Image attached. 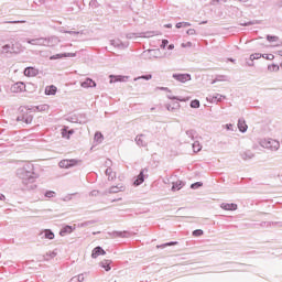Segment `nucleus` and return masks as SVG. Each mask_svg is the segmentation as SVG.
Masks as SVG:
<instances>
[{
	"label": "nucleus",
	"mask_w": 282,
	"mask_h": 282,
	"mask_svg": "<svg viewBox=\"0 0 282 282\" xmlns=\"http://www.w3.org/2000/svg\"><path fill=\"white\" fill-rule=\"evenodd\" d=\"M161 90L162 91H169V88L167 87H161Z\"/></svg>",
	"instance_id": "nucleus-48"
},
{
	"label": "nucleus",
	"mask_w": 282,
	"mask_h": 282,
	"mask_svg": "<svg viewBox=\"0 0 282 282\" xmlns=\"http://www.w3.org/2000/svg\"><path fill=\"white\" fill-rule=\"evenodd\" d=\"M224 96L219 95V94H216V95H213V96H208L207 97V102H210L212 105H218L219 102H221V100H224Z\"/></svg>",
	"instance_id": "nucleus-9"
},
{
	"label": "nucleus",
	"mask_w": 282,
	"mask_h": 282,
	"mask_svg": "<svg viewBox=\"0 0 282 282\" xmlns=\"http://www.w3.org/2000/svg\"><path fill=\"white\" fill-rule=\"evenodd\" d=\"M278 55L282 57V50L278 51Z\"/></svg>",
	"instance_id": "nucleus-53"
},
{
	"label": "nucleus",
	"mask_w": 282,
	"mask_h": 282,
	"mask_svg": "<svg viewBox=\"0 0 282 282\" xmlns=\"http://www.w3.org/2000/svg\"><path fill=\"white\" fill-rule=\"evenodd\" d=\"M193 44L191 42H187L186 44H182V47H191Z\"/></svg>",
	"instance_id": "nucleus-43"
},
{
	"label": "nucleus",
	"mask_w": 282,
	"mask_h": 282,
	"mask_svg": "<svg viewBox=\"0 0 282 282\" xmlns=\"http://www.w3.org/2000/svg\"><path fill=\"white\" fill-rule=\"evenodd\" d=\"M55 41H56L55 36L26 39V43H29V45H39V46H42V47H52V45H54Z\"/></svg>",
	"instance_id": "nucleus-1"
},
{
	"label": "nucleus",
	"mask_w": 282,
	"mask_h": 282,
	"mask_svg": "<svg viewBox=\"0 0 282 282\" xmlns=\"http://www.w3.org/2000/svg\"><path fill=\"white\" fill-rule=\"evenodd\" d=\"M102 254H107V252H105L104 249H101L100 247H96L93 250L91 257H93V259H98V257H100Z\"/></svg>",
	"instance_id": "nucleus-15"
},
{
	"label": "nucleus",
	"mask_w": 282,
	"mask_h": 282,
	"mask_svg": "<svg viewBox=\"0 0 282 282\" xmlns=\"http://www.w3.org/2000/svg\"><path fill=\"white\" fill-rule=\"evenodd\" d=\"M74 229L75 228H73L72 226H65L64 228H63V230L61 231V235H62V237H63V235H72V232H74Z\"/></svg>",
	"instance_id": "nucleus-19"
},
{
	"label": "nucleus",
	"mask_w": 282,
	"mask_h": 282,
	"mask_svg": "<svg viewBox=\"0 0 282 282\" xmlns=\"http://www.w3.org/2000/svg\"><path fill=\"white\" fill-rule=\"evenodd\" d=\"M45 238L46 239H54V232H52V230L46 229L45 230Z\"/></svg>",
	"instance_id": "nucleus-30"
},
{
	"label": "nucleus",
	"mask_w": 282,
	"mask_h": 282,
	"mask_svg": "<svg viewBox=\"0 0 282 282\" xmlns=\"http://www.w3.org/2000/svg\"><path fill=\"white\" fill-rule=\"evenodd\" d=\"M80 87H83L84 89H89V87H96V82H94V79L91 78H86V80L80 84Z\"/></svg>",
	"instance_id": "nucleus-13"
},
{
	"label": "nucleus",
	"mask_w": 282,
	"mask_h": 282,
	"mask_svg": "<svg viewBox=\"0 0 282 282\" xmlns=\"http://www.w3.org/2000/svg\"><path fill=\"white\" fill-rule=\"evenodd\" d=\"M14 47L10 44H6V42L0 41V56H6L8 54H12Z\"/></svg>",
	"instance_id": "nucleus-4"
},
{
	"label": "nucleus",
	"mask_w": 282,
	"mask_h": 282,
	"mask_svg": "<svg viewBox=\"0 0 282 282\" xmlns=\"http://www.w3.org/2000/svg\"><path fill=\"white\" fill-rule=\"evenodd\" d=\"M151 78H153V75H143V76L135 77L133 80L135 83L138 80H151Z\"/></svg>",
	"instance_id": "nucleus-23"
},
{
	"label": "nucleus",
	"mask_w": 282,
	"mask_h": 282,
	"mask_svg": "<svg viewBox=\"0 0 282 282\" xmlns=\"http://www.w3.org/2000/svg\"><path fill=\"white\" fill-rule=\"evenodd\" d=\"M184 186V183L182 181H176L173 183L172 191H181V188Z\"/></svg>",
	"instance_id": "nucleus-22"
},
{
	"label": "nucleus",
	"mask_w": 282,
	"mask_h": 282,
	"mask_svg": "<svg viewBox=\"0 0 282 282\" xmlns=\"http://www.w3.org/2000/svg\"><path fill=\"white\" fill-rule=\"evenodd\" d=\"M143 56L149 61H152V58H160V50H148L143 52Z\"/></svg>",
	"instance_id": "nucleus-7"
},
{
	"label": "nucleus",
	"mask_w": 282,
	"mask_h": 282,
	"mask_svg": "<svg viewBox=\"0 0 282 282\" xmlns=\"http://www.w3.org/2000/svg\"><path fill=\"white\" fill-rule=\"evenodd\" d=\"M77 164H80L79 160L76 159H64L58 163V166L61 169H72V166H77Z\"/></svg>",
	"instance_id": "nucleus-3"
},
{
	"label": "nucleus",
	"mask_w": 282,
	"mask_h": 282,
	"mask_svg": "<svg viewBox=\"0 0 282 282\" xmlns=\"http://www.w3.org/2000/svg\"><path fill=\"white\" fill-rule=\"evenodd\" d=\"M182 25H183L182 22L176 23V28H177V29L182 28Z\"/></svg>",
	"instance_id": "nucleus-47"
},
{
	"label": "nucleus",
	"mask_w": 282,
	"mask_h": 282,
	"mask_svg": "<svg viewBox=\"0 0 282 282\" xmlns=\"http://www.w3.org/2000/svg\"><path fill=\"white\" fill-rule=\"evenodd\" d=\"M167 50H175V45L170 44V45L167 46Z\"/></svg>",
	"instance_id": "nucleus-46"
},
{
	"label": "nucleus",
	"mask_w": 282,
	"mask_h": 282,
	"mask_svg": "<svg viewBox=\"0 0 282 282\" xmlns=\"http://www.w3.org/2000/svg\"><path fill=\"white\" fill-rule=\"evenodd\" d=\"M70 282H76V279H72Z\"/></svg>",
	"instance_id": "nucleus-55"
},
{
	"label": "nucleus",
	"mask_w": 282,
	"mask_h": 282,
	"mask_svg": "<svg viewBox=\"0 0 282 282\" xmlns=\"http://www.w3.org/2000/svg\"><path fill=\"white\" fill-rule=\"evenodd\" d=\"M110 45H112L113 47H119L120 50H124V47H129V44L120 40H111Z\"/></svg>",
	"instance_id": "nucleus-11"
},
{
	"label": "nucleus",
	"mask_w": 282,
	"mask_h": 282,
	"mask_svg": "<svg viewBox=\"0 0 282 282\" xmlns=\"http://www.w3.org/2000/svg\"><path fill=\"white\" fill-rule=\"evenodd\" d=\"M63 34H72L73 36H78V34H83V31H65L61 30Z\"/></svg>",
	"instance_id": "nucleus-24"
},
{
	"label": "nucleus",
	"mask_w": 282,
	"mask_h": 282,
	"mask_svg": "<svg viewBox=\"0 0 282 282\" xmlns=\"http://www.w3.org/2000/svg\"><path fill=\"white\" fill-rule=\"evenodd\" d=\"M0 199H6V196H4V195H1V196H0Z\"/></svg>",
	"instance_id": "nucleus-54"
},
{
	"label": "nucleus",
	"mask_w": 282,
	"mask_h": 282,
	"mask_svg": "<svg viewBox=\"0 0 282 282\" xmlns=\"http://www.w3.org/2000/svg\"><path fill=\"white\" fill-rule=\"evenodd\" d=\"M189 107H199V100H192Z\"/></svg>",
	"instance_id": "nucleus-36"
},
{
	"label": "nucleus",
	"mask_w": 282,
	"mask_h": 282,
	"mask_svg": "<svg viewBox=\"0 0 282 282\" xmlns=\"http://www.w3.org/2000/svg\"><path fill=\"white\" fill-rule=\"evenodd\" d=\"M238 129H239V131H241V133H246V131H248V124H246V121L239 120Z\"/></svg>",
	"instance_id": "nucleus-18"
},
{
	"label": "nucleus",
	"mask_w": 282,
	"mask_h": 282,
	"mask_svg": "<svg viewBox=\"0 0 282 282\" xmlns=\"http://www.w3.org/2000/svg\"><path fill=\"white\" fill-rule=\"evenodd\" d=\"M101 265H102L104 270H106V272H109V270H111V267H109V263H107V262H102Z\"/></svg>",
	"instance_id": "nucleus-35"
},
{
	"label": "nucleus",
	"mask_w": 282,
	"mask_h": 282,
	"mask_svg": "<svg viewBox=\"0 0 282 282\" xmlns=\"http://www.w3.org/2000/svg\"><path fill=\"white\" fill-rule=\"evenodd\" d=\"M204 235V230L202 229H196L193 231V237H202Z\"/></svg>",
	"instance_id": "nucleus-31"
},
{
	"label": "nucleus",
	"mask_w": 282,
	"mask_h": 282,
	"mask_svg": "<svg viewBox=\"0 0 282 282\" xmlns=\"http://www.w3.org/2000/svg\"><path fill=\"white\" fill-rule=\"evenodd\" d=\"M263 56L261 53H254L250 55V61H259Z\"/></svg>",
	"instance_id": "nucleus-27"
},
{
	"label": "nucleus",
	"mask_w": 282,
	"mask_h": 282,
	"mask_svg": "<svg viewBox=\"0 0 282 282\" xmlns=\"http://www.w3.org/2000/svg\"><path fill=\"white\" fill-rule=\"evenodd\" d=\"M267 40L269 41V43H276V41H279V36H276V35H268Z\"/></svg>",
	"instance_id": "nucleus-26"
},
{
	"label": "nucleus",
	"mask_w": 282,
	"mask_h": 282,
	"mask_svg": "<svg viewBox=\"0 0 282 282\" xmlns=\"http://www.w3.org/2000/svg\"><path fill=\"white\" fill-rule=\"evenodd\" d=\"M56 90H57V88L54 85L46 86L45 94H46V96H54L56 94Z\"/></svg>",
	"instance_id": "nucleus-17"
},
{
	"label": "nucleus",
	"mask_w": 282,
	"mask_h": 282,
	"mask_svg": "<svg viewBox=\"0 0 282 282\" xmlns=\"http://www.w3.org/2000/svg\"><path fill=\"white\" fill-rule=\"evenodd\" d=\"M110 83H127L129 80V76L122 75H110Z\"/></svg>",
	"instance_id": "nucleus-8"
},
{
	"label": "nucleus",
	"mask_w": 282,
	"mask_h": 282,
	"mask_svg": "<svg viewBox=\"0 0 282 282\" xmlns=\"http://www.w3.org/2000/svg\"><path fill=\"white\" fill-rule=\"evenodd\" d=\"M30 180H32V182H34V177H31Z\"/></svg>",
	"instance_id": "nucleus-57"
},
{
	"label": "nucleus",
	"mask_w": 282,
	"mask_h": 282,
	"mask_svg": "<svg viewBox=\"0 0 282 282\" xmlns=\"http://www.w3.org/2000/svg\"><path fill=\"white\" fill-rule=\"evenodd\" d=\"M45 197H54V192H46Z\"/></svg>",
	"instance_id": "nucleus-42"
},
{
	"label": "nucleus",
	"mask_w": 282,
	"mask_h": 282,
	"mask_svg": "<svg viewBox=\"0 0 282 282\" xmlns=\"http://www.w3.org/2000/svg\"><path fill=\"white\" fill-rule=\"evenodd\" d=\"M58 58H63V54L52 55V56L50 57V61H57Z\"/></svg>",
	"instance_id": "nucleus-34"
},
{
	"label": "nucleus",
	"mask_w": 282,
	"mask_h": 282,
	"mask_svg": "<svg viewBox=\"0 0 282 282\" xmlns=\"http://www.w3.org/2000/svg\"><path fill=\"white\" fill-rule=\"evenodd\" d=\"M240 3H248L249 0H239Z\"/></svg>",
	"instance_id": "nucleus-50"
},
{
	"label": "nucleus",
	"mask_w": 282,
	"mask_h": 282,
	"mask_svg": "<svg viewBox=\"0 0 282 282\" xmlns=\"http://www.w3.org/2000/svg\"><path fill=\"white\" fill-rule=\"evenodd\" d=\"M93 235H98V232H97V231H95V232H93Z\"/></svg>",
	"instance_id": "nucleus-56"
},
{
	"label": "nucleus",
	"mask_w": 282,
	"mask_h": 282,
	"mask_svg": "<svg viewBox=\"0 0 282 282\" xmlns=\"http://www.w3.org/2000/svg\"><path fill=\"white\" fill-rule=\"evenodd\" d=\"M11 94H23L25 91V84L23 82H17L10 87Z\"/></svg>",
	"instance_id": "nucleus-5"
},
{
	"label": "nucleus",
	"mask_w": 282,
	"mask_h": 282,
	"mask_svg": "<svg viewBox=\"0 0 282 282\" xmlns=\"http://www.w3.org/2000/svg\"><path fill=\"white\" fill-rule=\"evenodd\" d=\"M264 147L267 149H271V151H278L280 144H279V141L271 139L268 142H264Z\"/></svg>",
	"instance_id": "nucleus-10"
},
{
	"label": "nucleus",
	"mask_w": 282,
	"mask_h": 282,
	"mask_svg": "<svg viewBox=\"0 0 282 282\" xmlns=\"http://www.w3.org/2000/svg\"><path fill=\"white\" fill-rule=\"evenodd\" d=\"M220 208H223V210H237V204H235V203H223L220 205Z\"/></svg>",
	"instance_id": "nucleus-14"
},
{
	"label": "nucleus",
	"mask_w": 282,
	"mask_h": 282,
	"mask_svg": "<svg viewBox=\"0 0 282 282\" xmlns=\"http://www.w3.org/2000/svg\"><path fill=\"white\" fill-rule=\"evenodd\" d=\"M106 175H108L109 180H113L116 177V173H113L111 169L106 170Z\"/></svg>",
	"instance_id": "nucleus-29"
},
{
	"label": "nucleus",
	"mask_w": 282,
	"mask_h": 282,
	"mask_svg": "<svg viewBox=\"0 0 282 282\" xmlns=\"http://www.w3.org/2000/svg\"><path fill=\"white\" fill-rule=\"evenodd\" d=\"M69 135H74V130H69L68 127H64L62 129V138H66V140H69Z\"/></svg>",
	"instance_id": "nucleus-16"
},
{
	"label": "nucleus",
	"mask_w": 282,
	"mask_h": 282,
	"mask_svg": "<svg viewBox=\"0 0 282 282\" xmlns=\"http://www.w3.org/2000/svg\"><path fill=\"white\" fill-rule=\"evenodd\" d=\"M262 58H265L267 61H274V56L272 54H263Z\"/></svg>",
	"instance_id": "nucleus-33"
},
{
	"label": "nucleus",
	"mask_w": 282,
	"mask_h": 282,
	"mask_svg": "<svg viewBox=\"0 0 282 282\" xmlns=\"http://www.w3.org/2000/svg\"><path fill=\"white\" fill-rule=\"evenodd\" d=\"M76 57V53H63V58H74Z\"/></svg>",
	"instance_id": "nucleus-32"
},
{
	"label": "nucleus",
	"mask_w": 282,
	"mask_h": 282,
	"mask_svg": "<svg viewBox=\"0 0 282 282\" xmlns=\"http://www.w3.org/2000/svg\"><path fill=\"white\" fill-rule=\"evenodd\" d=\"M166 45H169V40H163L161 44L162 50H164Z\"/></svg>",
	"instance_id": "nucleus-39"
},
{
	"label": "nucleus",
	"mask_w": 282,
	"mask_h": 282,
	"mask_svg": "<svg viewBox=\"0 0 282 282\" xmlns=\"http://www.w3.org/2000/svg\"><path fill=\"white\" fill-rule=\"evenodd\" d=\"M193 149H194V151H202V148H199V143H197V142H195L194 144H193Z\"/></svg>",
	"instance_id": "nucleus-38"
},
{
	"label": "nucleus",
	"mask_w": 282,
	"mask_h": 282,
	"mask_svg": "<svg viewBox=\"0 0 282 282\" xmlns=\"http://www.w3.org/2000/svg\"><path fill=\"white\" fill-rule=\"evenodd\" d=\"M95 142H97V144H100L101 142H102V140H104V137H102V133H100V132H97L96 134H95Z\"/></svg>",
	"instance_id": "nucleus-25"
},
{
	"label": "nucleus",
	"mask_w": 282,
	"mask_h": 282,
	"mask_svg": "<svg viewBox=\"0 0 282 282\" xmlns=\"http://www.w3.org/2000/svg\"><path fill=\"white\" fill-rule=\"evenodd\" d=\"M144 182V172H141L138 175V178L134 181V186H140Z\"/></svg>",
	"instance_id": "nucleus-21"
},
{
	"label": "nucleus",
	"mask_w": 282,
	"mask_h": 282,
	"mask_svg": "<svg viewBox=\"0 0 282 282\" xmlns=\"http://www.w3.org/2000/svg\"><path fill=\"white\" fill-rule=\"evenodd\" d=\"M167 98H170V100H184L171 95H169Z\"/></svg>",
	"instance_id": "nucleus-41"
},
{
	"label": "nucleus",
	"mask_w": 282,
	"mask_h": 282,
	"mask_svg": "<svg viewBox=\"0 0 282 282\" xmlns=\"http://www.w3.org/2000/svg\"><path fill=\"white\" fill-rule=\"evenodd\" d=\"M166 246H175V242H170V243L163 245V246H161V248H166Z\"/></svg>",
	"instance_id": "nucleus-45"
},
{
	"label": "nucleus",
	"mask_w": 282,
	"mask_h": 282,
	"mask_svg": "<svg viewBox=\"0 0 282 282\" xmlns=\"http://www.w3.org/2000/svg\"><path fill=\"white\" fill-rule=\"evenodd\" d=\"M183 28H191V23L189 22H183Z\"/></svg>",
	"instance_id": "nucleus-44"
},
{
	"label": "nucleus",
	"mask_w": 282,
	"mask_h": 282,
	"mask_svg": "<svg viewBox=\"0 0 282 282\" xmlns=\"http://www.w3.org/2000/svg\"><path fill=\"white\" fill-rule=\"evenodd\" d=\"M164 28H173V24H165Z\"/></svg>",
	"instance_id": "nucleus-49"
},
{
	"label": "nucleus",
	"mask_w": 282,
	"mask_h": 282,
	"mask_svg": "<svg viewBox=\"0 0 282 282\" xmlns=\"http://www.w3.org/2000/svg\"><path fill=\"white\" fill-rule=\"evenodd\" d=\"M151 36H160V32L149 31L142 35L143 39H151Z\"/></svg>",
	"instance_id": "nucleus-20"
},
{
	"label": "nucleus",
	"mask_w": 282,
	"mask_h": 282,
	"mask_svg": "<svg viewBox=\"0 0 282 282\" xmlns=\"http://www.w3.org/2000/svg\"><path fill=\"white\" fill-rule=\"evenodd\" d=\"M0 94H1V88H0Z\"/></svg>",
	"instance_id": "nucleus-59"
},
{
	"label": "nucleus",
	"mask_w": 282,
	"mask_h": 282,
	"mask_svg": "<svg viewBox=\"0 0 282 282\" xmlns=\"http://www.w3.org/2000/svg\"><path fill=\"white\" fill-rule=\"evenodd\" d=\"M241 25H252V22H247V23L241 24Z\"/></svg>",
	"instance_id": "nucleus-52"
},
{
	"label": "nucleus",
	"mask_w": 282,
	"mask_h": 282,
	"mask_svg": "<svg viewBox=\"0 0 282 282\" xmlns=\"http://www.w3.org/2000/svg\"><path fill=\"white\" fill-rule=\"evenodd\" d=\"M269 72H279L280 66L276 64H272L268 66Z\"/></svg>",
	"instance_id": "nucleus-28"
},
{
	"label": "nucleus",
	"mask_w": 282,
	"mask_h": 282,
	"mask_svg": "<svg viewBox=\"0 0 282 282\" xmlns=\"http://www.w3.org/2000/svg\"><path fill=\"white\" fill-rule=\"evenodd\" d=\"M172 78H174V80H177V83H188V80L192 79L191 74H180V73H174L172 75Z\"/></svg>",
	"instance_id": "nucleus-6"
},
{
	"label": "nucleus",
	"mask_w": 282,
	"mask_h": 282,
	"mask_svg": "<svg viewBox=\"0 0 282 282\" xmlns=\"http://www.w3.org/2000/svg\"><path fill=\"white\" fill-rule=\"evenodd\" d=\"M199 186H202L200 182L192 184V188H199Z\"/></svg>",
	"instance_id": "nucleus-40"
},
{
	"label": "nucleus",
	"mask_w": 282,
	"mask_h": 282,
	"mask_svg": "<svg viewBox=\"0 0 282 282\" xmlns=\"http://www.w3.org/2000/svg\"><path fill=\"white\" fill-rule=\"evenodd\" d=\"M39 74V69L34 67H26L24 69V76H28L29 78H32Z\"/></svg>",
	"instance_id": "nucleus-12"
},
{
	"label": "nucleus",
	"mask_w": 282,
	"mask_h": 282,
	"mask_svg": "<svg viewBox=\"0 0 282 282\" xmlns=\"http://www.w3.org/2000/svg\"><path fill=\"white\" fill-rule=\"evenodd\" d=\"M24 184H28V181H24Z\"/></svg>",
	"instance_id": "nucleus-58"
},
{
	"label": "nucleus",
	"mask_w": 282,
	"mask_h": 282,
	"mask_svg": "<svg viewBox=\"0 0 282 282\" xmlns=\"http://www.w3.org/2000/svg\"><path fill=\"white\" fill-rule=\"evenodd\" d=\"M18 122H25V124H30L33 120L32 117V108H20L17 117Z\"/></svg>",
	"instance_id": "nucleus-2"
},
{
	"label": "nucleus",
	"mask_w": 282,
	"mask_h": 282,
	"mask_svg": "<svg viewBox=\"0 0 282 282\" xmlns=\"http://www.w3.org/2000/svg\"><path fill=\"white\" fill-rule=\"evenodd\" d=\"M187 34H188V36H195V34H197V32L195 31V29H189V30H187Z\"/></svg>",
	"instance_id": "nucleus-37"
},
{
	"label": "nucleus",
	"mask_w": 282,
	"mask_h": 282,
	"mask_svg": "<svg viewBox=\"0 0 282 282\" xmlns=\"http://www.w3.org/2000/svg\"><path fill=\"white\" fill-rule=\"evenodd\" d=\"M216 1V3H220V1H224V3H226V0H214Z\"/></svg>",
	"instance_id": "nucleus-51"
}]
</instances>
